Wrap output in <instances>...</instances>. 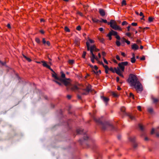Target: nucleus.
Segmentation results:
<instances>
[{
	"label": "nucleus",
	"mask_w": 159,
	"mask_h": 159,
	"mask_svg": "<svg viewBox=\"0 0 159 159\" xmlns=\"http://www.w3.org/2000/svg\"><path fill=\"white\" fill-rule=\"evenodd\" d=\"M40 32L42 34H44V31L43 30H40Z\"/></svg>",
	"instance_id": "54"
},
{
	"label": "nucleus",
	"mask_w": 159,
	"mask_h": 159,
	"mask_svg": "<svg viewBox=\"0 0 159 159\" xmlns=\"http://www.w3.org/2000/svg\"><path fill=\"white\" fill-rule=\"evenodd\" d=\"M42 62L43 63V66L47 67L52 71H53V70L51 68L50 66L48 65L45 61H42Z\"/></svg>",
	"instance_id": "11"
},
{
	"label": "nucleus",
	"mask_w": 159,
	"mask_h": 159,
	"mask_svg": "<svg viewBox=\"0 0 159 159\" xmlns=\"http://www.w3.org/2000/svg\"><path fill=\"white\" fill-rule=\"evenodd\" d=\"M24 57L28 61L30 62L31 61V60L30 58L27 57L26 56L24 55Z\"/></svg>",
	"instance_id": "27"
},
{
	"label": "nucleus",
	"mask_w": 159,
	"mask_h": 159,
	"mask_svg": "<svg viewBox=\"0 0 159 159\" xmlns=\"http://www.w3.org/2000/svg\"><path fill=\"white\" fill-rule=\"evenodd\" d=\"M121 111L123 112H124L125 110V108L124 107H122L121 108Z\"/></svg>",
	"instance_id": "39"
},
{
	"label": "nucleus",
	"mask_w": 159,
	"mask_h": 159,
	"mask_svg": "<svg viewBox=\"0 0 159 159\" xmlns=\"http://www.w3.org/2000/svg\"><path fill=\"white\" fill-rule=\"evenodd\" d=\"M103 22L104 23H107L108 22H107V20H104V19H102V21H100V22Z\"/></svg>",
	"instance_id": "30"
},
{
	"label": "nucleus",
	"mask_w": 159,
	"mask_h": 159,
	"mask_svg": "<svg viewBox=\"0 0 159 159\" xmlns=\"http://www.w3.org/2000/svg\"><path fill=\"white\" fill-rule=\"evenodd\" d=\"M105 68V70L106 69H109V68L108 66L107 65H104L103 64V65H102Z\"/></svg>",
	"instance_id": "37"
},
{
	"label": "nucleus",
	"mask_w": 159,
	"mask_h": 159,
	"mask_svg": "<svg viewBox=\"0 0 159 159\" xmlns=\"http://www.w3.org/2000/svg\"><path fill=\"white\" fill-rule=\"evenodd\" d=\"M0 64H1L2 65H4L5 64V63L2 62L0 61Z\"/></svg>",
	"instance_id": "58"
},
{
	"label": "nucleus",
	"mask_w": 159,
	"mask_h": 159,
	"mask_svg": "<svg viewBox=\"0 0 159 159\" xmlns=\"http://www.w3.org/2000/svg\"><path fill=\"white\" fill-rule=\"evenodd\" d=\"M102 54L103 56V57H104L106 55V53L105 52H102Z\"/></svg>",
	"instance_id": "50"
},
{
	"label": "nucleus",
	"mask_w": 159,
	"mask_h": 159,
	"mask_svg": "<svg viewBox=\"0 0 159 159\" xmlns=\"http://www.w3.org/2000/svg\"><path fill=\"white\" fill-rule=\"evenodd\" d=\"M91 54L92 55V56L90 57L91 59V58H93L95 59L97 61H98V58L97 57H95V55L93 53H91Z\"/></svg>",
	"instance_id": "16"
},
{
	"label": "nucleus",
	"mask_w": 159,
	"mask_h": 159,
	"mask_svg": "<svg viewBox=\"0 0 159 159\" xmlns=\"http://www.w3.org/2000/svg\"><path fill=\"white\" fill-rule=\"evenodd\" d=\"M136 60L135 59V57H132L131 58V61L132 63H134L135 62Z\"/></svg>",
	"instance_id": "21"
},
{
	"label": "nucleus",
	"mask_w": 159,
	"mask_h": 159,
	"mask_svg": "<svg viewBox=\"0 0 159 159\" xmlns=\"http://www.w3.org/2000/svg\"><path fill=\"white\" fill-rule=\"evenodd\" d=\"M148 111L150 113H152L153 111V109L151 107H149L148 108Z\"/></svg>",
	"instance_id": "20"
},
{
	"label": "nucleus",
	"mask_w": 159,
	"mask_h": 159,
	"mask_svg": "<svg viewBox=\"0 0 159 159\" xmlns=\"http://www.w3.org/2000/svg\"><path fill=\"white\" fill-rule=\"evenodd\" d=\"M115 72L120 75V76L122 78L124 77V76L121 73L122 71H121L120 69H119V68H114Z\"/></svg>",
	"instance_id": "9"
},
{
	"label": "nucleus",
	"mask_w": 159,
	"mask_h": 159,
	"mask_svg": "<svg viewBox=\"0 0 159 159\" xmlns=\"http://www.w3.org/2000/svg\"><path fill=\"white\" fill-rule=\"evenodd\" d=\"M97 61H98V63H99V64L102 65H103V64L102 61H99L98 60Z\"/></svg>",
	"instance_id": "47"
},
{
	"label": "nucleus",
	"mask_w": 159,
	"mask_h": 159,
	"mask_svg": "<svg viewBox=\"0 0 159 159\" xmlns=\"http://www.w3.org/2000/svg\"><path fill=\"white\" fill-rule=\"evenodd\" d=\"M128 24L127 22L126 21H124L122 23V25H127Z\"/></svg>",
	"instance_id": "34"
},
{
	"label": "nucleus",
	"mask_w": 159,
	"mask_h": 159,
	"mask_svg": "<svg viewBox=\"0 0 159 159\" xmlns=\"http://www.w3.org/2000/svg\"><path fill=\"white\" fill-rule=\"evenodd\" d=\"M128 116L131 120H134L135 119V117L131 114H129Z\"/></svg>",
	"instance_id": "17"
},
{
	"label": "nucleus",
	"mask_w": 159,
	"mask_h": 159,
	"mask_svg": "<svg viewBox=\"0 0 159 159\" xmlns=\"http://www.w3.org/2000/svg\"><path fill=\"white\" fill-rule=\"evenodd\" d=\"M94 42L93 40L88 38V41L86 43L88 50H89L90 43H93Z\"/></svg>",
	"instance_id": "8"
},
{
	"label": "nucleus",
	"mask_w": 159,
	"mask_h": 159,
	"mask_svg": "<svg viewBox=\"0 0 159 159\" xmlns=\"http://www.w3.org/2000/svg\"><path fill=\"white\" fill-rule=\"evenodd\" d=\"M95 120L98 123H101V121L99 119H95Z\"/></svg>",
	"instance_id": "40"
},
{
	"label": "nucleus",
	"mask_w": 159,
	"mask_h": 159,
	"mask_svg": "<svg viewBox=\"0 0 159 159\" xmlns=\"http://www.w3.org/2000/svg\"><path fill=\"white\" fill-rule=\"evenodd\" d=\"M152 99L153 102L154 103H157L158 102L159 100L158 99L155 98L154 97H152Z\"/></svg>",
	"instance_id": "14"
},
{
	"label": "nucleus",
	"mask_w": 159,
	"mask_h": 159,
	"mask_svg": "<svg viewBox=\"0 0 159 159\" xmlns=\"http://www.w3.org/2000/svg\"><path fill=\"white\" fill-rule=\"evenodd\" d=\"M74 62V60H70V64H72Z\"/></svg>",
	"instance_id": "55"
},
{
	"label": "nucleus",
	"mask_w": 159,
	"mask_h": 159,
	"mask_svg": "<svg viewBox=\"0 0 159 159\" xmlns=\"http://www.w3.org/2000/svg\"><path fill=\"white\" fill-rule=\"evenodd\" d=\"M94 72L95 74H98V72H99L100 74V73H101V70H99L98 71V72H95V71H94Z\"/></svg>",
	"instance_id": "53"
},
{
	"label": "nucleus",
	"mask_w": 159,
	"mask_h": 159,
	"mask_svg": "<svg viewBox=\"0 0 159 159\" xmlns=\"http://www.w3.org/2000/svg\"><path fill=\"white\" fill-rule=\"evenodd\" d=\"M94 68L95 70H97L98 69V67L96 66H94Z\"/></svg>",
	"instance_id": "63"
},
{
	"label": "nucleus",
	"mask_w": 159,
	"mask_h": 159,
	"mask_svg": "<svg viewBox=\"0 0 159 159\" xmlns=\"http://www.w3.org/2000/svg\"><path fill=\"white\" fill-rule=\"evenodd\" d=\"M46 41H45L44 38L43 39V44H45L46 43Z\"/></svg>",
	"instance_id": "49"
},
{
	"label": "nucleus",
	"mask_w": 159,
	"mask_h": 159,
	"mask_svg": "<svg viewBox=\"0 0 159 159\" xmlns=\"http://www.w3.org/2000/svg\"><path fill=\"white\" fill-rule=\"evenodd\" d=\"M7 27L9 28H11V25L9 24H8L7 25Z\"/></svg>",
	"instance_id": "60"
},
{
	"label": "nucleus",
	"mask_w": 159,
	"mask_h": 159,
	"mask_svg": "<svg viewBox=\"0 0 159 159\" xmlns=\"http://www.w3.org/2000/svg\"><path fill=\"white\" fill-rule=\"evenodd\" d=\"M109 33H111L112 35L116 36L117 34V32L114 31L112 30H111V31L109 32Z\"/></svg>",
	"instance_id": "15"
},
{
	"label": "nucleus",
	"mask_w": 159,
	"mask_h": 159,
	"mask_svg": "<svg viewBox=\"0 0 159 159\" xmlns=\"http://www.w3.org/2000/svg\"><path fill=\"white\" fill-rule=\"evenodd\" d=\"M55 82H56L59 85H61V82H58L57 81H55Z\"/></svg>",
	"instance_id": "64"
},
{
	"label": "nucleus",
	"mask_w": 159,
	"mask_h": 159,
	"mask_svg": "<svg viewBox=\"0 0 159 159\" xmlns=\"http://www.w3.org/2000/svg\"><path fill=\"white\" fill-rule=\"evenodd\" d=\"M109 70L112 71L113 72H115V70H114L112 67H111L110 69H109Z\"/></svg>",
	"instance_id": "46"
},
{
	"label": "nucleus",
	"mask_w": 159,
	"mask_h": 159,
	"mask_svg": "<svg viewBox=\"0 0 159 159\" xmlns=\"http://www.w3.org/2000/svg\"><path fill=\"white\" fill-rule=\"evenodd\" d=\"M103 60L104 62L106 64H108V62L107 60L104 58V57H103Z\"/></svg>",
	"instance_id": "33"
},
{
	"label": "nucleus",
	"mask_w": 159,
	"mask_h": 159,
	"mask_svg": "<svg viewBox=\"0 0 159 159\" xmlns=\"http://www.w3.org/2000/svg\"><path fill=\"white\" fill-rule=\"evenodd\" d=\"M92 20H93V21L94 22H98V20L97 19H96V18H92Z\"/></svg>",
	"instance_id": "28"
},
{
	"label": "nucleus",
	"mask_w": 159,
	"mask_h": 159,
	"mask_svg": "<svg viewBox=\"0 0 159 159\" xmlns=\"http://www.w3.org/2000/svg\"><path fill=\"white\" fill-rule=\"evenodd\" d=\"M121 4H122V6H123L124 5H126V2L125 0H123L122 1Z\"/></svg>",
	"instance_id": "29"
},
{
	"label": "nucleus",
	"mask_w": 159,
	"mask_h": 159,
	"mask_svg": "<svg viewBox=\"0 0 159 159\" xmlns=\"http://www.w3.org/2000/svg\"><path fill=\"white\" fill-rule=\"evenodd\" d=\"M153 18H152V17H149L148 18V21L149 22H151L153 21Z\"/></svg>",
	"instance_id": "31"
},
{
	"label": "nucleus",
	"mask_w": 159,
	"mask_h": 159,
	"mask_svg": "<svg viewBox=\"0 0 159 159\" xmlns=\"http://www.w3.org/2000/svg\"><path fill=\"white\" fill-rule=\"evenodd\" d=\"M91 53H93V52H98L99 50L96 48V46L94 45H92L90 47H89V50Z\"/></svg>",
	"instance_id": "7"
},
{
	"label": "nucleus",
	"mask_w": 159,
	"mask_h": 159,
	"mask_svg": "<svg viewBox=\"0 0 159 159\" xmlns=\"http://www.w3.org/2000/svg\"><path fill=\"white\" fill-rule=\"evenodd\" d=\"M86 54V52H84L83 54L82 55V57L84 58H85Z\"/></svg>",
	"instance_id": "38"
},
{
	"label": "nucleus",
	"mask_w": 159,
	"mask_h": 159,
	"mask_svg": "<svg viewBox=\"0 0 159 159\" xmlns=\"http://www.w3.org/2000/svg\"><path fill=\"white\" fill-rule=\"evenodd\" d=\"M128 64L127 61H125L119 63L118 64V67L120 69L121 71L124 72L125 69V66H126Z\"/></svg>",
	"instance_id": "4"
},
{
	"label": "nucleus",
	"mask_w": 159,
	"mask_h": 159,
	"mask_svg": "<svg viewBox=\"0 0 159 159\" xmlns=\"http://www.w3.org/2000/svg\"><path fill=\"white\" fill-rule=\"evenodd\" d=\"M77 13L78 14H79L81 16H83V14L81 12L78 11V12H77Z\"/></svg>",
	"instance_id": "42"
},
{
	"label": "nucleus",
	"mask_w": 159,
	"mask_h": 159,
	"mask_svg": "<svg viewBox=\"0 0 159 159\" xmlns=\"http://www.w3.org/2000/svg\"><path fill=\"white\" fill-rule=\"evenodd\" d=\"M155 131V129L152 128L151 131V134H153Z\"/></svg>",
	"instance_id": "43"
},
{
	"label": "nucleus",
	"mask_w": 159,
	"mask_h": 159,
	"mask_svg": "<svg viewBox=\"0 0 159 159\" xmlns=\"http://www.w3.org/2000/svg\"><path fill=\"white\" fill-rule=\"evenodd\" d=\"M112 35L111 34V33H109V34L107 35V36L109 37V39L110 40H111L112 38L111 37Z\"/></svg>",
	"instance_id": "26"
},
{
	"label": "nucleus",
	"mask_w": 159,
	"mask_h": 159,
	"mask_svg": "<svg viewBox=\"0 0 159 159\" xmlns=\"http://www.w3.org/2000/svg\"><path fill=\"white\" fill-rule=\"evenodd\" d=\"M126 35L129 37L131 38V34L130 33H127L126 34Z\"/></svg>",
	"instance_id": "35"
},
{
	"label": "nucleus",
	"mask_w": 159,
	"mask_h": 159,
	"mask_svg": "<svg viewBox=\"0 0 159 159\" xmlns=\"http://www.w3.org/2000/svg\"><path fill=\"white\" fill-rule=\"evenodd\" d=\"M112 94L114 97H117L118 96V95L117 93L114 92H112Z\"/></svg>",
	"instance_id": "23"
},
{
	"label": "nucleus",
	"mask_w": 159,
	"mask_h": 159,
	"mask_svg": "<svg viewBox=\"0 0 159 159\" xmlns=\"http://www.w3.org/2000/svg\"><path fill=\"white\" fill-rule=\"evenodd\" d=\"M35 41L38 43H40V40L38 38H36L35 39Z\"/></svg>",
	"instance_id": "24"
},
{
	"label": "nucleus",
	"mask_w": 159,
	"mask_h": 159,
	"mask_svg": "<svg viewBox=\"0 0 159 159\" xmlns=\"http://www.w3.org/2000/svg\"><path fill=\"white\" fill-rule=\"evenodd\" d=\"M125 42L127 43V44L129 45L130 44V41L128 40H127V41H126Z\"/></svg>",
	"instance_id": "56"
},
{
	"label": "nucleus",
	"mask_w": 159,
	"mask_h": 159,
	"mask_svg": "<svg viewBox=\"0 0 159 159\" xmlns=\"http://www.w3.org/2000/svg\"><path fill=\"white\" fill-rule=\"evenodd\" d=\"M99 30L100 31H102L103 30V28H100L99 29Z\"/></svg>",
	"instance_id": "62"
},
{
	"label": "nucleus",
	"mask_w": 159,
	"mask_h": 159,
	"mask_svg": "<svg viewBox=\"0 0 159 159\" xmlns=\"http://www.w3.org/2000/svg\"><path fill=\"white\" fill-rule=\"evenodd\" d=\"M46 44H47V45L48 46H50V42L49 41H47L46 42Z\"/></svg>",
	"instance_id": "52"
},
{
	"label": "nucleus",
	"mask_w": 159,
	"mask_h": 159,
	"mask_svg": "<svg viewBox=\"0 0 159 159\" xmlns=\"http://www.w3.org/2000/svg\"><path fill=\"white\" fill-rule=\"evenodd\" d=\"M52 76L54 77L55 79L61 82L64 84L65 85H66L68 82L65 80H63L60 77H59L57 76L56 74H54L52 75Z\"/></svg>",
	"instance_id": "5"
},
{
	"label": "nucleus",
	"mask_w": 159,
	"mask_h": 159,
	"mask_svg": "<svg viewBox=\"0 0 159 159\" xmlns=\"http://www.w3.org/2000/svg\"><path fill=\"white\" fill-rule=\"evenodd\" d=\"M107 24L110 25V26L113 29L116 30H121V28L117 25L116 23L113 20H111L110 22H108Z\"/></svg>",
	"instance_id": "3"
},
{
	"label": "nucleus",
	"mask_w": 159,
	"mask_h": 159,
	"mask_svg": "<svg viewBox=\"0 0 159 159\" xmlns=\"http://www.w3.org/2000/svg\"><path fill=\"white\" fill-rule=\"evenodd\" d=\"M91 60L93 63H94V59L91 58Z\"/></svg>",
	"instance_id": "61"
},
{
	"label": "nucleus",
	"mask_w": 159,
	"mask_h": 159,
	"mask_svg": "<svg viewBox=\"0 0 159 159\" xmlns=\"http://www.w3.org/2000/svg\"><path fill=\"white\" fill-rule=\"evenodd\" d=\"M137 108H138V109L139 111H141V107L140 106H139L137 107Z\"/></svg>",
	"instance_id": "51"
},
{
	"label": "nucleus",
	"mask_w": 159,
	"mask_h": 159,
	"mask_svg": "<svg viewBox=\"0 0 159 159\" xmlns=\"http://www.w3.org/2000/svg\"><path fill=\"white\" fill-rule=\"evenodd\" d=\"M129 97H132L133 99L134 98V96L132 93H129Z\"/></svg>",
	"instance_id": "36"
},
{
	"label": "nucleus",
	"mask_w": 159,
	"mask_h": 159,
	"mask_svg": "<svg viewBox=\"0 0 159 159\" xmlns=\"http://www.w3.org/2000/svg\"><path fill=\"white\" fill-rule=\"evenodd\" d=\"M116 44L117 46H120V43L118 40H117L116 42Z\"/></svg>",
	"instance_id": "25"
},
{
	"label": "nucleus",
	"mask_w": 159,
	"mask_h": 159,
	"mask_svg": "<svg viewBox=\"0 0 159 159\" xmlns=\"http://www.w3.org/2000/svg\"><path fill=\"white\" fill-rule=\"evenodd\" d=\"M61 77H61V78L63 80L66 79V80L68 82V84L66 85H65L66 86L67 89L68 90V87H67V86H68L69 84L70 83V82L67 80H70V78H68V79L66 78H65V75L62 71H61Z\"/></svg>",
	"instance_id": "6"
},
{
	"label": "nucleus",
	"mask_w": 159,
	"mask_h": 159,
	"mask_svg": "<svg viewBox=\"0 0 159 159\" xmlns=\"http://www.w3.org/2000/svg\"><path fill=\"white\" fill-rule=\"evenodd\" d=\"M76 29L77 30L80 31L81 30V27L79 25L77 27Z\"/></svg>",
	"instance_id": "32"
},
{
	"label": "nucleus",
	"mask_w": 159,
	"mask_h": 159,
	"mask_svg": "<svg viewBox=\"0 0 159 159\" xmlns=\"http://www.w3.org/2000/svg\"><path fill=\"white\" fill-rule=\"evenodd\" d=\"M131 26L130 25H129L127 27V30L128 31H129L130 30V28Z\"/></svg>",
	"instance_id": "57"
},
{
	"label": "nucleus",
	"mask_w": 159,
	"mask_h": 159,
	"mask_svg": "<svg viewBox=\"0 0 159 159\" xmlns=\"http://www.w3.org/2000/svg\"><path fill=\"white\" fill-rule=\"evenodd\" d=\"M131 47L132 49L134 50L138 49L139 48V46L135 43L133 44L132 45Z\"/></svg>",
	"instance_id": "13"
},
{
	"label": "nucleus",
	"mask_w": 159,
	"mask_h": 159,
	"mask_svg": "<svg viewBox=\"0 0 159 159\" xmlns=\"http://www.w3.org/2000/svg\"><path fill=\"white\" fill-rule=\"evenodd\" d=\"M128 82L131 87H134L137 92H141L143 87L138 78L135 75L131 74L128 80Z\"/></svg>",
	"instance_id": "1"
},
{
	"label": "nucleus",
	"mask_w": 159,
	"mask_h": 159,
	"mask_svg": "<svg viewBox=\"0 0 159 159\" xmlns=\"http://www.w3.org/2000/svg\"><path fill=\"white\" fill-rule=\"evenodd\" d=\"M83 129H77V132L78 134H81L83 132Z\"/></svg>",
	"instance_id": "18"
},
{
	"label": "nucleus",
	"mask_w": 159,
	"mask_h": 159,
	"mask_svg": "<svg viewBox=\"0 0 159 159\" xmlns=\"http://www.w3.org/2000/svg\"><path fill=\"white\" fill-rule=\"evenodd\" d=\"M131 25L133 26H136L137 25V23H132L131 24Z\"/></svg>",
	"instance_id": "44"
},
{
	"label": "nucleus",
	"mask_w": 159,
	"mask_h": 159,
	"mask_svg": "<svg viewBox=\"0 0 159 159\" xmlns=\"http://www.w3.org/2000/svg\"><path fill=\"white\" fill-rule=\"evenodd\" d=\"M65 30L67 32H70V29L67 26H65L64 28Z\"/></svg>",
	"instance_id": "22"
},
{
	"label": "nucleus",
	"mask_w": 159,
	"mask_h": 159,
	"mask_svg": "<svg viewBox=\"0 0 159 159\" xmlns=\"http://www.w3.org/2000/svg\"><path fill=\"white\" fill-rule=\"evenodd\" d=\"M98 40L100 41V42L103 43L104 42V39L103 38H101V37H98Z\"/></svg>",
	"instance_id": "19"
},
{
	"label": "nucleus",
	"mask_w": 159,
	"mask_h": 159,
	"mask_svg": "<svg viewBox=\"0 0 159 159\" xmlns=\"http://www.w3.org/2000/svg\"><path fill=\"white\" fill-rule=\"evenodd\" d=\"M116 58L117 60H119V61L120 60V58L119 57V56H118V55L116 56Z\"/></svg>",
	"instance_id": "48"
},
{
	"label": "nucleus",
	"mask_w": 159,
	"mask_h": 159,
	"mask_svg": "<svg viewBox=\"0 0 159 159\" xmlns=\"http://www.w3.org/2000/svg\"><path fill=\"white\" fill-rule=\"evenodd\" d=\"M121 55L122 56H123L124 57H125V53L124 52H121Z\"/></svg>",
	"instance_id": "59"
},
{
	"label": "nucleus",
	"mask_w": 159,
	"mask_h": 159,
	"mask_svg": "<svg viewBox=\"0 0 159 159\" xmlns=\"http://www.w3.org/2000/svg\"><path fill=\"white\" fill-rule=\"evenodd\" d=\"M101 98L105 103L107 104L109 100V98H107L102 96L101 97Z\"/></svg>",
	"instance_id": "10"
},
{
	"label": "nucleus",
	"mask_w": 159,
	"mask_h": 159,
	"mask_svg": "<svg viewBox=\"0 0 159 159\" xmlns=\"http://www.w3.org/2000/svg\"><path fill=\"white\" fill-rule=\"evenodd\" d=\"M139 15L140 16L143 17V18H144V16L143 15V13L141 12H140Z\"/></svg>",
	"instance_id": "45"
},
{
	"label": "nucleus",
	"mask_w": 159,
	"mask_h": 159,
	"mask_svg": "<svg viewBox=\"0 0 159 159\" xmlns=\"http://www.w3.org/2000/svg\"><path fill=\"white\" fill-rule=\"evenodd\" d=\"M116 38L117 39H118L119 40H120V36L118 35V34L116 36Z\"/></svg>",
	"instance_id": "41"
},
{
	"label": "nucleus",
	"mask_w": 159,
	"mask_h": 159,
	"mask_svg": "<svg viewBox=\"0 0 159 159\" xmlns=\"http://www.w3.org/2000/svg\"><path fill=\"white\" fill-rule=\"evenodd\" d=\"M70 88H71V89L74 91L78 90L79 89L81 90L83 92H81L80 91H79V92L81 93V94L83 95L88 94L91 90V86L90 85L88 86L85 89L82 88L80 86L77 87L75 86H70Z\"/></svg>",
	"instance_id": "2"
},
{
	"label": "nucleus",
	"mask_w": 159,
	"mask_h": 159,
	"mask_svg": "<svg viewBox=\"0 0 159 159\" xmlns=\"http://www.w3.org/2000/svg\"><path fill=\"white\" fill-rule=\"evenodd\" d=\"M99 12L101 15L102 16H104L105 15V12L103 9H99Z\"/></svg>",
	"instance_id": "12"
}]
</instances>
